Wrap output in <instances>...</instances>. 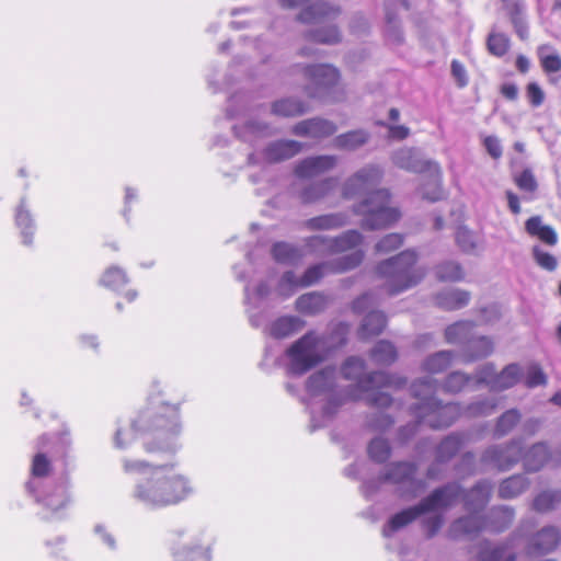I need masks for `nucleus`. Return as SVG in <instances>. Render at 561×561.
Wrapping results in <instances>:
<instances>
[{
    "label": "nucleus",
    "mask_w": 561,
    "mask_h": 561,
    "mask_svg": "<svg viewBox=\"0 0 561 561\" xmlns=\"http://www.w3.org/2000/svg\"><path fill=\"white\" fill-rule=\"evenodd\" d=\"M271 112L276 116L295 117L308 112V106L301 100L294 98H285L275 101L272 104Z\"/></svg>",
    "instance_id": "39"
},
{
    "label": "nucleus",
    "mask_w": 561,
    "mask_h": 561,
    "mask_svg": "<svg viewBox=\"0 0 561 561\" xmlns=\"http://www.w3.org/2000/svg\"><path fill=\"white\" fill-rule=\"evenodd\" d=\"M339 11L324 2H316L314 4L302 10L297 19L304 23H314L322 16L336 15Z\"/></svg>",
    "instance_id": "49"
},
{
    "label": "nucleus",
    "mask_w": 561,
    "mask_h": 561,
    "mask_svg": "<svg viewBox=\"0 0 561 561\" xmlns=\"http://www.w3.org/2000/svg\"><path fill=\"white\" fill-rule=\"evenodd\" d=\"M456 242L458 247L467 253L472 252L476 247L474 234L467 228H459L456 232Z\"/></svg>",
    "instance_id": "64"
},
{
    "label": "nucleus",
    "mask_w": 561,
    "mask_h": 561,
    "mask_svg": "<svg viewBox=\"0 0 561 561\" xmlns=\"http://www.w3.org/2000/svg\"><path fill=\"white\" fill-rule=\"evenodd\" d=\"M382 169L367 164L343 183L342 195L352 199L365 196L352 206V211L362 217L360 227L365 230L385 229L400 219L398 208L390 205V193L386 188L374 190L381 181Z\"/></svg>",
    "instance_id": "3"
},
{
    "label": "nucleus",
    "mask_w": 561,
    "mask_h": 561,
    "mask_svg": "<svg viewBox=\"0 0 561 561\" xmlns=\"http://www.w3.org/2000/svg\"><path fill=\"white\" fill-rule=\"evenodd\" d=\"M530 485V481L524 474H513L504 479L497 490L499 497L503 500L515 499L524 493Z\"/></svg>",
    "instance_id": "37"
},
{
    "label": "nucleus",
    "mask_w": 561,
    "mask_h": 561,
    "mask_svg": "<svg viewBox=\"0 0 561 561\" xmlns=\"http://www.w3.org/2000/svg\"><path fill=\"white\" fill-rule=\"evenodd\" d=\"M480 561H515V554L506 546H495L482 550Z\"/></svg>",
    "instance_id": "59"
},
{
    "label": "nucleus",
    "mask_w": 561,
    "mask_h": 561,
    "mask_svg": "<svg viewBox=\"0 0 561 561\" xmlns=\"http://www.w3.org/2000/svg\"><path fill=\"white\" fill-rule=\"evenodd\" d=\"M324 343L314 332H308L286 351L287 373L301 376L323 360Z\"/></svg>",
    "instance_id": "8"
},
{
    "label": "nucleus",
    "mask_w": 561,
    "mask_h": 561,
    "mask_svg": "<svg viewBox=\"0 0 561 561\" xmlns=\"http://www.w3.org/2000/svg\"><path fill=\"white\" fill-rule=\"evenodd\" d=\"M36 501L50 512V516L58 515L59 511L69 503L68 485L66 481L49 483L32 492Z\"/></svg>",
    "instance_id": "15"
},
{
    "label": "nucleus",
    "mask_w": 561,
    "mask_h": 561,
    "mask_svg": "<svg viewBox=\"0 0 561 561\" xmlns=\"http://www.w3.org/2000/svg\"><path fill=\"white\" fill-rule=\"evenodd\" d=\"M561 505V489H548L537 494L533 508L541 514L557 510Z\"/></svg>",
    "instance_id": "41"
},
{
    "label": "nucleus",
    "mask_w": 561,
    "mask_h": 561,
    "mask_svg": "<svg viewBox=\"0 0 561 561\" xmlns=\"http://www.w3.org/2000/svg\"><path fill=\"white\" fill-rule=\"evenodd\" d=\"M336 379V370L333 367L324 369L311 375L307 381V390L311 396H320L330 392L328 401L323 407V419L331 420L339 408L344 404L351 393H342L333 391Z\"/></svg>",
    "instance_id": "10"
},
{
    "label": "nucleus",
    "mask_w": 561,
    "mask_h": 561,
    "mask_svg": "<svg viewBox=\"0 0 561 561\" xmlns=\"http://www.w3.org/2000/svg\"><path fill=\"white\" fill-rule=\"evenodd\" d=\"M370 357L377 365L389 366L396 362L398 352L391 342L380 340L370 351Z\"/></svg>",
    "instance_id": "46"
},
{
    "label": "nucleus",
    "mask_w": 561,
    "mask_h": 561,
    "mask_svg": "<svg viewBox=\"0 0 561 561\" xmlns=\"http://www.w3.org/2000/svg\"><path fill=\"white\" fill-rule=\"evenodd\" d=\"M493 485L489 480H480L462 496L465 507L473 513L482 511L491 499Z\"/></svg>",
    "instance_id": "23"
},
{
    "label": "nucleus",
    "mask_w": 561,
    "mask_h": 561,
    "mask_svg": "<svg viewBox=\"0 0 561 561\" xmlns=\"http://www.w3.org/2000/svg\"><path fill=\"white\" fill-rule=\"evenodd\" d=\"M454 356L451 351L436 352L425 358L423 369L431 374H439L450 366Z\"/></svg>",
    "instance_id": "48"
},
{
    "label": "nucleus",
    "mask_w": 561,
    "mask_h": 561,
    "mask_svg": "<svg viewBox=\"0 0 561 561\" xmlns=\"http://www.w3.org/2000/svg\"><path fill=\"white\" fill-rule=\"evenodd\" d=\"M363 234L358 230H347L336 237H331L332 254L355 249L363 242Z\"/></svg>",
    "instance_id": "44"
},
{
    "label": "nucleus",
    "mask_w": 561,
    "mask_h": 561,
    "mask_svg": "<svg viewBox=\"0 0 561 561\" xmlns=\"http://www.w3.org/2000/svg\"><path fill=\"white\" fill-rule=\"evenodd\" d=\"M474 324L471 321L456 322L445 330V339L450 344H462L463 347L468 344V340L473 335Z\"/></svg>",
    "instance_id": "42"
},
{
    "label": "nucleus",
    "mask_w": 561,
    "mask_h": 561,
    "mask_svg": "<svg viewBox=\"0 0 561 561\" xmlns=\"http://www.w3.org/2000/svg\"><path fill=\"white\" fill-rule=\"evenodd\" d=\"M299 288H304L300 285V276H297L294 271H286L277 283L276 293L282 298H289Z\"/></svg>",
    "instance_id": "51"
},
{
    "label": "nucleus",
    "mask_w": 561,
    "mask_h": 561,
    "mask_svg": "<svg viewBox=\"0 0 561 561\" xmlns=\"http://www.w3.org/2000/svg\"><path fill=\"white\" fill-rule=\"evenodd\" d=\"M437 388L438 382L432 377L420 378L411 385V394L417 402L410 407V411L416 420L399 430L398 438L401 443L410 440L422 424L433 430L445 428L460 416L468 419L490 416L499 404L495 398H479L467 405L459 402L443 403L434 396Z\"/></svg>",
    "instance_id": "1"
},
{
    "label": "nucleus",
    "mask_w": 561,
    "mask_h": 561,
    "mask_svg": "<svg viewBox=\"0 0 561 561\" xmlns=\"http://www.w3.org/2000/svg\"><path fill=\"white\" fill-rule=\"evenodd\" d=\"M364 260V252L356 250L332 261L321 262L309 266L300 276L304 288L317 284L327 273H344L356 268Z\"/></svg>",
    "instance_id": "13"
},
{
    "label": "nucleus",
    "mask_w": 561,
    "mask_h": 561,
    "mask_svg": "<svg viewBox=\"0 0 561 561\" xmlns=\"http://www.w3.org/2000/svg\"><path fill=\"white\" fill-rule=\"evenodd\" d=\"M531 257L534 262L543 271L554 272L558 268L559 261L557 256L545 251L540 245L536 244L531 248Z\"/></svg>",
    "instance_id": "56"
},
{
    "label": "nucleus",
    "mask_w": 561,
    "mask_h": 561,
    "mask_svg": "<svg viewBox=\"0 0 561 561\" xmlns=\"http://www.w3.org/2000/svg\"><path fill=\"white\" fill-rule=\"evenodd\" d=\"M175 463H151L145 460H128L123 463L126 473H137L131 496L147 510L158 511L175 506L194 493L190 479L174 472Z\"/></svg>",
    "instance_id": "2"
},
{
    "label": "nucleus",
    "mask_w": 561,
    "mask_h": 561,
    "mask_svg": "<svg viewBox=\"0 0 561 561\" xmlns=\"http://www.w3.org/2000/svg\"><path fill=\"white\" fill-rule=\"evenodd\" d=\"M484 528L485 519L480 515L470 514L455 520L449 528V535L454 539L462 536H476Z\"/></svg>",
    "instance_id": "26"
},
{
    "label": "nucleus",
    "mask_w": 561,
    "mask_h": 561,
    "mask_svg": "<svg viewBox=\"0 0 561 561\" xmlns=\"http://www.w3.org/2000/svg\"><path fill=\"white\" fill-rule=\"evenodd\" d=\"M508 14L514 30L518 37L523 41L528 38V24L525 18V8L523 4L515 2L508 7Z\"/></svg>",
    "instance_id": "50"
},
{
    "label": "nucleus",
    "mask_w": 561,
    "mask_h": 561,
    "mask_svg": "<svg viewBox=\"0 0 561 561\" xmlns=\"http://www.w3.org/2000/svg\"><path fill=\"white\" fill-rule=\"evenodd\" d=\"M470 386L474 390L481 386L476 381V374L472 376L460 370L448 374L439 385L442 390L449 394H457Z\"/></svg>",
    "instance_id": "29"
},
{
    "label": "nucleus",
    "mask_w": 561,
    "mask_h": 561,
    "mask_svg": "<svg viewBox=\"0 0 561 561\" xmlns=\"http://www.w3.org/2000/svg\"><path fill=\"white\" fill-rule=\"evenodd\" d=\"M305 76L309 81L305 92L311 99H324L340 79L339 70L331 65L308 66Z\"/></svg>",
    "instance_id": "14"
},
{
    "label": "nucleus",
    "mask_w": 561,
    "mask_h": 561,
    "mask_svg": "<svg viewBox=\"0 0 561 561\" xmlns=\"http://www.w3.org/2000/svg\"><path fill=\"white\" fill-rule=\"evenodd\" d=\"M307 38L319 44L333 45L341 41V35L336 26L329 25L311 30Z\"/></svg>",
    "instance_id": "54"
},
{
    "label": "nucleus",
    "mask_w": 561,
    "mask_h": 561,
    "mask_svg": "<svg viewBox=\"0 0 561 561\" xmlns=\"http://www.w3.org/2000/svg\"><path fill=\"white\" fill-rule=\"evenodd\" d=\"M466 442V435L462 433H451L447 435L436 447V461L444 463L457 455Z\"/></svg>",
    "instance_id": "33"
},
{
    "label": "nucleus",
    "mask_w": 561,
    "mask_h": 561,
    "mask_svg": "<svg viewBox=\"0 0 561 561\" xmlns=\"http://www.w3.org/2000/svg\"><path fill=\"white\" fill-rule=\"evenodd\" d=\"M523 439L513 438L503 444L486 447L480 457V463L485 468L504 472L511 470L522 459Z\"/></svg>",
    "instance_id": "12"
},
{
    "label": "nucleus",
    "mask_w": 561,
    "mask_h": 561,
    "mask_svg": "<svg viewBox=\"0 0 561 561\" xmlns=\"http://www.w3.org/2000/svg\"><path fill=\"white\" fill-rule=\"evenodd\" d=\"M301 328V321L297 317H280L270 325V334L276 339L287 337Z\"/></svg>",
    "instance_id": "45"
},
{
    "label": "nucleus",
    "mask_w": 561,
    "mask_h": 561,
    "mask_svg": "<svg viewBox=\"0 0 561 561\" xmlns=\"http://www.w3.org/2000/svg\"><path fill=\"white\" fill-rule=\"evenodd\" d=\"M370 139V133L366 129H354L337 135L333 139L335 148L347 151H355L365 146Z\"/></svg>",
    "instance_id": "35"
},
{
    "label": "nucleus",
    "mask_w": 561,
    "mask_h": 561,
    "mask_svg": "<svg viewBox=\"0 0 561 561\" xmlns=\"http://www.w3.org/2000/svg\"><path fill=\"white\" fill-rule=\"evenodd\" d=\"M335 185L336 180L334 178L311 182L299 190L298 197L304 204H313L328 196Z\"/></svg>",
    "instance_id": "24"
},
{
    "label": "nucleus",
    "mask_w": 561,
    "mask_h": 561,
    "mask_svg": "<svg viewBox=\"0 0 561 561\" xmlns=\"http://www.w3.org/2000/svg\"><path fill=\"white\" fill-rule=\"evenodd\" d=\"M490 54L502 57L510 48V38L503 33L491 32L486 39Z\"/></svg>",
    "instance_id": "58"
},
{
    "label": "nucleus",
    "mask_w": 561,
    "mask_h": 561,
    "mask_svg": "<svg viewBox=\"0 0 561 561\" xmlns=\"http://www.w3.org/2000/svg\"><path fill=\"white\" fill-rule=\"evenodd\" d=\"M302 149V144L296 140L283 139L270 142L262 154L266 162L277 163L290 159Z\"/></svg>",
    "instance_id": "21"
},
{
    "label": "nucleus",
    "mask_w": 561,
    "mask_h": 561,
    "mask_svg": "<svg viewBox=\"0 0 561 561\" xmlns=\"http://www.w3.org/2000/svg\"><path fill=\"white\" fill-rule=\"evenodd\" d=\"M552 49L549 45H541L538 47V56L540 65L546 73H556L561 71V56L553 51L552 54H546V50Z\"/></svg>",
    "instance_id": "55"
},
{
    "label": "nucleus",
    "mask_w": 561,
    "mask_h": 561,
    "mask_svg": "<svg viewBox=\"0 0 561 561\" xmlns=\"http://www.w3.org/2000/svg\"><path fill=\"white\" fill-rule=\"evenodd\" d=\"M271 253L277 263L287 265L298 264L305 255L300 248L285 241L275 242L272 245Z\"/></svg>",
    "instance_id": "34"
},
{
    "label": "nucleus",
    "mask_w": 561,
    "mask_h": 561,
    "mask_svg": "<svg viewBox=\"0 0 561 561\" xmlns=\"http://www.w3.org/2000/svg\"><path fill=\"white\" fill-rule=\"evenodd\" d=\"M180 430L175 407L154 405L142 411L129 428L117 430L114 444L116 448L125 449L135 440L136 432H140L151 436L144 445L147 453L173 455L179 449L176 439Z\"/></svg>",
    "instance_id": "4"
},
{
    "label": "nucleus",
    "mask_w": 561,
    "mask_h": 561,
    "mask_svg": "<svg viewBox=\"0 0 561 561\" xmlns=\"http://www.w3.org/2000/svg\"><path fill=\"white\" fill-rule=\"evenodd\" d=\"M415 471L416 466L413 462H396L387 469L385 474L379 477V482H390L399 485L415 486L419 484L414 479Z\"/></svg>",
    "instance_id": "22"
},
{
    "label": "nucleus",
    "mask_w": 561,
    "mask_h": 561,
    "mask_svg": "<svg viewBox=\"0 0 561 561\" xmlns=\"http://www.w3.org/2000/svg\"><path fill=\"white\" fill-rule=\"evenodd\" d=\"M524 375L523 367L517 363L506 365L499 373L493 364L488 363L476 370V381L486 386L492 392H502L519 383Z\"/></svg>",
    "instance_id": "11"
},
{
    "label": "nucleus",
    "mask_w": 561,
    "mask_h": 561,
    "mask_svg": "<svg viewBox=\"0 0 561 561\" xmlns=\"http://www.w3.org/2000/svg\"><path fill=\"white\" fill-rule=\"evenodd\" d=\"M233 131L237 137L247 142L276 134V130L267 123L253 119L248 121L243 126H234Z\"/></svg>",
    "instance_id": "30"
},
{
    "label": "nucleus",
    "mask_w": 561,
    "mask_h": 561,
    "mask_svg": "<svg viewBox=\"0 0 561 561\" xmlns=\"http://www.w3.org/2000/svg\"><path fill=\"white\" fill-rule=\"evenodd\" d=\"M15 225L21 230L23 244L31 245L33 243L35 224L31 211L26 208L25 197L21 198L20 204L16 207Z\"/></svg>",
    "instance_id": "36"
},
{
    "label": "nucleus",
    "mask_w": 561,
    "mask_h": 561,
    "mask_svg": "<svg viewBox=\"0 0 561 561\" xmlns=\"http://www.w3.org/2000/svg\"><path fill=\"white\" fill-rule=\"evenodd\" d=\"M339 163V157L334 154L312 156L302 159L295 167V174L300 179L317 178L333 170Z\"/></svg>",
    "instance_id": "17"
},
{
    "label": "nucleus",
    "mask_w": 561,
    "mask_h": 561,
    "mask_svg": "<svg viewBox=\"0 0 561 561\" xmlns=\"http://www.w3.org/2000/svg\"><path fill=\"white\" fill-rule=\"evenodd\" d=\"M490 515L492 518H501L502 519L501 525H496L493 527V529L495 531H502L511 525L515 513L512 507L502 505V506L493 507L490 511Z\"/></svg>",
    "instance_id": "60"
},
{
    "label": "nucleus",
    "mask_w": 561,
    "mask_h": 561,
    "mask_svg": "<svg viewBox=\"0 0 561 561\" xmlns=\"http://www.w3.org/2000/svg\"><path fill=\"white\" fill-rule=\"evenodd\" d=\"M461 494L462 489L458 483H448L434 490L419 504L404 508L391 516L382 528V535L385 537H391L396 531L404 528L421 515L450 507L457 502Z\"/></svg>",
    "instance_id": "6"
},
{
    "label": "nucleus",
    "mask_w": 561,
    "mask_h": 561,
    "mask_svg": "<svg viewBox=\"0 0 561 561\" xmlns=\"http://www.w3.org/2000/svg\"><path fill=\"white\" fill-rule=\"evenodd\" d=\"M348 216L345 213H332L309 218L302 228L309 231L335 230L346 226Z\"/></svg>",
    "instance_id": "25"
},
{
    "label": "nucleus",
    "mask_w": 561,
    "mask_h": 561,
    "mask_svg": "<svg viewBox=\"0 0 561 561\" xmlns=\"http://www.w3.org/2000/svg\"><path fill=\"white\" fill-rule=\"evenodd\" d=\"M560 541V530L556 526H546L530 538L527 551L531 556L547 554L553 551Z\"/></svg>",
    "instance_id": "19"
},
{
    "label": "nucleus",
    "mask_w": 561,
    "mask_h": 561,
    "mask_svg": "<svg viewBox=\"0 0 561 561\" xmlns=\"http://www.w3.org/2000/svg\"><path fill=\"white\" fill-rule=\"evenodd\" d=\"M417 255L407 250L377 266V273L386 279L385 289L394 296L416 286L425 276V271L416 266Z\"/></svg>",
    "instance_id": "7"
},
{
    "label": "nucleus",
    "mask_w": 561,
    "mask_h": 561,
    "mask_svg": "<svg viewBox=\"0 0 561 561\" xmlns=\"http://www.w3.org/2000/svg\"><path fill=\"white\" fill-rule=\"evenodd\" d=\"M493 352L492 341L483 335L474 334L468 340V344L462 348L461 357L463 363H472L489 356Z\"/></svg>",
    "instance_id": "27"
},
{
    "label": "nucleus",
    "mask_w": 561,
    "mask_h": 561,
    "mask_svg": "<svg viewBox=\"0 0 561 561\" xmlns=\"http://www.w3.org/2000/svg\"><path fill=\"white\" fill-rule=\"evenodd\" d=\"M403 243V236L400 233H389L385 236L375 245V250L378 253H389L397 250Z\"/></svg>",
    "instance_id": "61"
},
{
    "label": "nucleus",
    "mask_w": 561,
    "mask_h": 561,
    "mask_svg": "<svg viewBox=\"0 0 561 561\" xmlns=\"http://www.w3.org/2000/svg\"><path fill=\"white\" fill-rule=\"evenodd\" d=\"M336 130L337 126L332 121L313 117L297 123L291 131L299 137L322 139L332 136Z\"/></svg>",
    "instance_id": "18"
},
{
    "label": "nucleus",
    "mask_w": 561,
    "mask_h": 561,
    "mask_svg": "<svg viewBox=\"0 0 561 561\" xmlns=\"http://www.w3.org/2000/svg\"><path fill=\"white\" fill-rule=\"evenodd\" d=\"M341 374L347 380H355L362 392V396L351 393L350 398L363 399L368 405L378 409L389 408L393 402L391 396L382 389H399L407 383L405 378L385 371L365 374V362L356 356H351L343 363Z\"/></svg>",
    "instance_id": "5"
},
{
    "label": "nucleus",
    "mask_w": 561,
    "mask_h": 561,
    "mask_svg": "<svg viewBox=\"0 0 561 561\" xmlns=\"http://www.w3.org/2000/svg\"><path fill=\"white\" fill-rule=\"evenodd\" d=\"M436 276L443 282H460L463 279L465 273L458 262L445 261L436 266Z\"/></svg>",
    "instance_id": "53"
},
{
    "label": "nucleus",
    "mask_w": 561,
    "mask_h": 561,
    "mask_svg": "<svg viewBox=\"0 0 561 561\" xmlns=\"http://www.w3.org/2000/svg\"><path fill=\"white\" fill-rule=\"evenodd\" d=\"M547 383V376L539 365L534 364L529 366L525 375V386L527 388H536Z\"/></svg>",
    "instance_id": "63"
},
{
    "label": "nucleus",
    "mask_w": 561,
    "mask_h": 561,
    "mask_svg": "<svg viewBox=\"0 0 561 561\" xmlns=\"http://www.w3.org/2000/svg\"><path fill=\"white\" fill-rule=\"evenodd\" d=\"M393 419L383 411H376L367 416V425L375 431H386L393 424Z\"/></svg>",
    "instance_id": "62"
},
{
    "label": "nucleus",
    "mask_w": 561,
    "mask_h": 561,
    "mask_svg": "<svg viewBox=\"0 0 561 561\" xmlns=\"http://www.w3.org/2000/svg\"><path fill=\"white\" fill-rule=\"evenodd\" d=\"M328 306L327 297L318 291L304 294L296 300V309L306 314H317Z\"/></svg>",
    "instance_id": "38"
},
{
    "label": "nucleus",
    "mask_w": 561,
    "mask_h": 561,
    "mask_svg": "<svg viewBox=\"0 0 561 561\" xmlns=\"http://www.w3.org/2000/svg\"><path fill=\"white\" fill-rule=\"evenodd\" d=\"M100 283L106 288L118 291L128 283V277L121 267L111 266L104 272Z\"/></svg>",
    "instance_id": "52"
},
{
    "label": "nucleus",
    "mask_w": 561,
    "mask_h": 561,
    "mask_svg": "<svg viewBox=\"0 0 561 561\" xmlns=\"http://www.w3.org/2000/svg\"><path fill=\"white\" fill-rule=\"evenodd\" d=\"M522 420V413L518 409L513 408L503 412L495 422L493 436L502 438L508 435Z\"/></svg>",
    "instance_id": "43"
},
{
    "label": "nucleus",
    "mask_w": 561,
    "mask_h": 561,
    "mask_svg": "<svg viewBox=\"0 0 561 561\" xmlns=\"http://www.w3.org/2000/svg\"><path fill=\"white\" fill-rule=\"evenodd\" d=\"M36 446L38 450L32 462L33 479L26 484L30 492H34L39 489V485L42 484L39 479L47 476L51 469L50 460L46 455V453L54 448L51 437L48 435L41 436Z\"/></svg>",
    "instance_id": "16"
},
{
    "label": "nucleus",
    "mask_w": 561,
    "mask_h": 561,
    "mask_svg": "<svg viewBox=\"0 0 561 561\" xmlns=\"http://www.w3.org/2000/svg\"><path fill=\"white\" fill-rule=\"evenodd\" d=\"M386 324L387 319L381 311H370L363 319L358 330V335L360 339H368L375 335H379L386 328Z\"/></svg>",
    "instance_id": "40"
},
{
    "label": "nucleus",
    "mask_w": 561,
    "mask_h": 561,
    "mask_svg": "<svg viewBox=\"0 0 561 561\" xmlns=\"http://www.w3.org/2000/svg\"><path fill=\"white\" fill-rule=\"evenodd\" d=\"M185 530H176L172 541L173 561H211L215 539L207 538L205 530H195L185 536Z\"/></svg>",
    "instance_id": "9"
},
{
    "label": "nucleus",
    "mask_w": 561,
    "mask_h": 561,
    "mask_svg": "<svg viewBox=\"0 0 561 561\" xmlns=\"http://www.w3.org/2000/svg\"><path fill=\"white\" fill-rule=\"evenodd\" d=\"M306 253L317 256L332 254L331 237L323 234H314L302 240Z\"/></svg>",
    "instance_id": "47"
},
{
    "label": "nucleus",
    "mask_w": 561,
    "mask_h": 561,
    "mask_svg": "<svg viewBox=\"0 0 561 561\" xmlns=\"http://www.w3.org/2000/svg\"><path fill=\"white\" fill-rule=\"evenodd\" d=\"M549 458L550 451L545 443H536L524 455L522 454L524 469L529 473L539 471Z\"/></svg>",
    "instance_id": "31"
},
{
    "label": "nucleus",
    "mask_w": 561,
    "mask_h": 561,
    "mask_svg": "<svg viewBox=\"0 0 561 561\" xmlns=\"http://www.w3.org/2000/svg\"><path fill=\"white\" fill-rule=\"evenodd\" d=\"M525 230L529 236L538 238L547 245L553 247L558 242L556 230L551 226L545 225L540 216H533L527 219Z\"/></svg>",
    "instance_id": "32"
},
{
    "label": "nucleus",
    "mask_w": 561,
    "mask_h": 561,
    "mask_svg": "<svg viewBox=\"0 0 561 561\" xmlns=\"http://www.w3.org/2000/svg\"><path fill=\"white\" fill-rule=\"evenodd\" d=\"M470 293L459 288H449L435 296V304L444 310H458L470 301Z\"/></svg>",
    "instance_id": "28"
},
{
    "label": "nucleus",
    "mask_w": 561,
    "mask_h": 561,
    "mask_svg": "<svg viewBox=\"0 0 561 561\" xmlns=\"http://www.w3.org/2000/svg\"><path fill=\"white\" fill-rule=\"evenodd\" d=\"M391 161L398 168L410 172H423L432 170V167L437 171L436 164L422 160L419 152L413 148H400L393 151L391 154Z\"/></svg>",
    "instance_id": "20"
},
{
    "label": "nucleus",
    "mask_w": 561,
    "mask_h": 561,
    "mask_svg": "<svg viewBox=\"0 0 561 561\" xmlns=\"http://www.w3.org/2000/svg\"><path fill=\"white\" fill-rule=\"evenodd\" d=\"M391 454V448L387 439L376 437L368 445V455L376 462H385Z\"/></svg>",
    "instance_id": "57"
}]
</instances>
